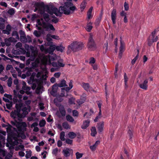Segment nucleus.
<instances>
[{"label":"nucleus","instance_id":"29","mask_svg":"<svg viewBox=\"0 0 159 159\" xmlns=\"http://www.w3.org/2000/svg\"><path fill=\"white\" fill-rule=\"evenodd\" d=\"M26 35L24 36H20V40L23 43H26L27 42V40L26 39Z\"/></svg>","mask_w":159,"mask_h":159},{"label":"nucleus","instance_id":"28","mask_svg":"<svg viewBox=\"0 0 159 159\" xmlns=\"http://www.w3.org/2000/svg\"><path fill=\"white\" fill-rule=\"evenodd\" d=\"M86 0H84L80 5V9H82V11L83 10L85 7L86 5L87 4Z\"/></svg>","mask_w":159,"mask_h":159},{"label":"nucleus","instance_id":"56","mask_svg":"<svg viewBox=\"0 0 159 159\" xmlns=\"http://www.w3.org/2000/svg\"><path fill=\"white\" fill-rule=\"evenodd\" d=\"M19 33L20 34V36H24L25 35V32L22 30H20L19 31Z\"/></svg>","mask_w":159,"mask_h":159},{"label":"nucleus","instance_id":"62","mask_svg":"<svg viewBox=\"0 0 159 159\" xmlns=\"http://www.w3.org/2000/svg\"><path fill=\"white\" fill-rule=\"evenodd\" d=\"M60 75H61V73L60 72H57V73H55L54 74V76L55 77H56L57 78H58L60 76Z\"/></svg>","mask_w":159,"mask_h":159},{"label":"nucleus","instance_id":"33","mask_svg":"<svg viewBox=\"0 0 159 159\" xmlns=\"http://www.w3.org/2000/svg\"><path fill=\"white\" fill-rule=\"evenodd\" d=\"M65 136V133L64 131L61 132L60 134V138L61 141H64L65 140L64 137Z\"/></svg>","mask_w":159,"mask_h":159},{"label":"nucleus","instance_id":"40","mask_svg":"<svg viewBox=\"0 0 159 159\" xmlns=\"http://www.w3.org/2000/svg\"><path fill=\"white\" fill-rule=\"evenodd\" d=\"M12 79L11 78L9 77L7 80V84L8 87H11L12 84Z\"/></svg>","mask_w":159,"mask_h":159},{"label":"nucleus","instance_id":"1","mask_svg":"<svg viewBox=\"0 0 159 159\" xmlns=\"http://www.w3.org/2000/svg\"><path fill=\"white\" fill-rule=\"evenodd\" d=\"M35 5L39 8L40 7L45 8L46 9V11L51 15H52L54 13L57 16L60 17L61 16V14L62 13L66 15L72 14L76 9V7L73 6V3L72 2H65L63 7L60 6L59 10L56 7H52L50 8L48 5H46L44 7V4L43 2L40 3H37L35 4Z\"/></svg>","mask_w":159,"mask_h":159},{"label":"nucleus","instance_id":"37","mask_svg":"<svg viewBox=\"0 0 159 159\" xmlns=\"http://www.w3.org/2000/svg\"><path fill=\"white\" fill-rule=\"evenodd\" d=\"M46 124V121L45 120H41L39 123V125L40 127H42L45 126Z\"/></svg>","mask_w":159,"mask_h":159},{"label":"nucleus","instance_id":"2","mask_svg":"<svg viewBox=\"0 0 159 159\" xmlns=\"http://www.w3.org/2000/svg\"><path fill=\"white\" fill-rule=\"evenodd\" d=\"M37 23L38 25L42 26L43 28L45 29L46 31H49L50 30L52 31H55V28L54 27L53 25L49 23H47L44 21H42V23L40 21V20L38 19L37 20Z\"/></svg>","mask_w":159,"mask_h":159},{"label":"nucleus","instance_id":"5","mask_svg":"<svg viewBox=\"0 0 159 159\" xmlns=\"http://www.w3.org/2000/svg\"><path fill=\"white\" fill-rule=\"evenodd\" d=\"M64 156L66 157H68L71 155V156L73 155V150L72 149L66 148V149H64L62 151Z\"/></svg>","mask_w":159,"mask_h":159},{"label":"nucleus","instance_id":"30","mask_svg":"<svg viewBox=\"0 0 159 159\" xmlns=\"http://www.w3.org/2000/svg\"><path fill=\"white\" fill-rule=\"evenodd\" d=\"M64 47L62 46L61 45H60V46H56V49L57 51H60L61 52H62L63 50L64 49Z\"/></svg>","mask_w":159,"mask_h":159},{"label":"nucleus","instance_id":"55","mask_svg":"<svg viewBox=\"0 0 159 159\" xmlns=\"http://www.w3.org/2000/svg\"><path fill=\"white\" fill-rule=\"evenodd\" d=\"M157 31L156 30H155L151 33V35H150L151 38H154L155 37V34L156 33Z\"/></svg>","mask_w":159,"mask_h":159},{"label":"nucleus","instance_id":"42","mask_svg":"<svg viewBox=\"0 0 159 159\" xmlns=\"http://www.w3.org/2000/svg\"><path fill=\"white\" fill-rule=\"evenodd\" d=\"M49 62L50 64L52 65L53 66L57 67V69L58 68V64L57 63L55 62H51L50 60H49Z\"/></svg>","mask_w":159,"mask_h":159},{"label":"nucleus","instance_id":"24","mask_svg":"<svg viewBox=\"0 0 159 159\" xmlns=\"http://www.w3.org/2000/svg\"><path fill=\"white\" fill-rule=\"evenodd\" d=\"M17 116L18 117V120L19 121H21L22 120L20 118H24L25 116V115L23 112L22 114H21L20 113H18Z\"/></svg>","mask_w":159,"mask_h":159},{"label":"nucleus","instance_id":"49","mask_svg":"<svg viewBox=\"0 0 159 159\" xmlns=\"http://www.w3.org/2000/svg\"><path fill=\"white\" fill-rule=\"evenodd\" d=\"M8 39H9L11 42L15 43L17 42V40L12 37H10Z\"/></svg>","mask_w":159,"mask_h":159},{"label":"nucleus","instance_id":"53","mask_svg":"<svg viewBox=\"0 0 159 159\" xmlns=\"http://www.w3.org/2000/svg\"><path fill=\"white\" fill-rule=\"evenodd\" d=\"M26 39L27 40V43H30L32 42V39L29 35L27 36Z\"/></svg>","mask_w":159,"mask_h":159},{"label":"nucleus","instance_id":"17","mask_svg":"<svg viewBox=\"0 0 159 159\" xmlns=\"http://www.w3.org/2000/svg\"><path fill=\"white\" fill-rule=\"evenodd\" d=\"M57 86L60 87L67 86V85L66 84V81L63 80L59 84H57Z\"/></svg>","mask_w":159,"mask_h":159},{"label":"nucleus","instance_id":"13","mask_svg":"<svg viewBox=\"0 0 159 159\" xmlns=\"http://www.w3.org/2000/svg\"><path fill=\"white\" fill-rule=\"evenodd\" d=\"M148 81L147 80H144L143 83L139 85V87L142 89L147 90L148 87Z\"/></svg>","mask_w":159,"mask_h":159},{"label":"nucleus","instance_id":"64","mask_svg":"<svg viewBox=\"0 0 159 159\" xmlns=\"http://www.w3.org/2000/svg\"><path fill=\"white\" fill-rule=\"evenodd\" d=\"M57 145L59 147H60L62 146V142L61 141L59 140L57 141Z\"/></svg>","mask_w":159,"mask_h":159},{"label":"nucleus","instance_id":"35","mask_svg":"<svg viewBox=\"0 0 159 159\" xmlns=\"http://www.w3.org/2000/svg\"><path fill=\"white\" fill-rule=\"evenodd\" d=\"M83 155L82 153H80L79 152H77L75 153L76 159H79L81 158Z\"/></svg>","mask_w":159,"mask_h":159},{"label":"nucleus","instance_id":"27","mask_svg":"<svg viewBox=\"0 0 159 159\" xmlns=\"http://www.w3.org/2000/svg\"><path fill=\"white\" fill-rule=\"evenodd\" d=\"M33 34L37 37H40L41 35V32L40 31H38L36 30L34 31Z\"/></svg>","mask_w":159,"mask_h":159},{"label":"nucleus","instance_id":"23","mask_svg":"<svg viewBox=\"0 0 159 159\" xmlns=\"http://www.w3.org/2000/svg\"><path fill=\"white\" fill-rule=\"evenodd\" d=\"M81 85L85 90H88L89 88V84L88 83H82Z\"/></svg>","mask_w":159,"mask_h":159},{"label":"nucleus","instance_id":"31","mask_svg":"<svg viewBox=\"0 0 159 159\" xmlns=\"http://www.w3.org/2000/svg\"><path fill=\"white\" fill-rule=\"evenodd\" d=\"M154 42L153 41L152 38H151V36H150L148 39V46L150 47L152 45L153 43Z\"/></svg>","mask_w":159,"mask_h":159},{"label":"nucleus","instance_id":"9","mask_svg":"<svg viewBox=\"0 0 159 159\" xmlns=\"http://www.w3.org/2000/svg\"><path fill=\"white\" fill-rule=\"evenodd\" d=\"M116 9H113L111 14V20L113 24H115L116 23Z\"/></svg>","mask_w":159,"mask_h":159},{"label":"nucleus","instance_id":"41","mask_svg":"<svg viewBox=\"0 0 159 159\" xmlns=\"http://www.w3.org/2000/svg\"><path fill=\"white\" fill-rule=\"evenodd\" d=\"M26 152L27 153L25 155L26 158H29L31 156V152L30 151H26Z\"/></svg>","mask_w":159,"mask_h":159},{"label":"nucleus","instance_id":"58","mask_svg":"<svg viewBox=\"0 0 159 159\" xmlns=\"http://www.w3.org/2000/svg\"><path fill=\"white\" fill-rule=\"evenodd\" d=\"M57 101L59 102H61L63 100V99L61 97V96H58L56 98Z\"/></svg>","mask_w":159,"mask_h":159},{"label":"nucleus","instance_id":"22","mask_svg":"<svg viewBox=\"0 0 159 159\" xmlns=\"http://www.w3.org/2000/svg\"><path fill=\"white\" fill-rule=\"evenodd\" d=\"M63 60L62 59H60L57 61L58 67H63L65 66V64L63 63Z\"/></svg>","mask_w":159,"mask_h":159},{"label":"nucleus","instance_id":"43","mask_svg":"<svg viewBox=\"0 0 159 159\" xmlns=\"http://www.w3.org/2000/svg\"><path fill=\"white\" fill-rule=\"evenodd\" d=\"M52 35L48 34L46 35V39L47 41H52V39L51 38Z\"/></svg>","mask_w":159,"mask_h":159},{"label":"nucleus","instance_id":"59","mask_svg":"<svg viewBox=\"0 0 159 159\" xmlns=\"http://www.w3.org/2000/svg\"><path fill=\"white\" fill-rule=\"evenodd\" d=\"M10 116L11 117L15 119V120H16V117L14 116H15V113L13 112V111H12V112H11Z\"/></svg>","mask_w":159,"mask_h":159},{"label":"nucleus","instance_id":"32","mask_svg":"<svg viewBox=\"0 0 159 159\" xmlns=\"http://www.w3.org/2000/svg\"><path fill=\"white\" fill-rule=\"evenodd\" d=\"M66 119L68 121L70 122H73L74 121V119L70 115L66 116Z\"/></svg>","mask_w":159,"mask_h":159},{"label":"nucleus","instance_id":"44","mask_svg":"<svg viewBox=\"0 0 159 159\" xmlns=\"http://www.w3.org/2000/svg\"><path fill=\"white\" fill-rule=\"evenodd\" d=\"M7 12L10 15H13L15 13V11L13 8H11Z\"/></svg>","mask_w":159,"mask_h":159},{"label":"nucleus","instance_id":"36","mask_svg":"<svg viewBox=\"0 0 159 159\" xmlns=\"http://www.w3.org/2000/svg\"><path fill=\"white\" fill-rule=\"evenodd\" d=\"M128 134L129 136V139L130 140H131L133 136V134L132 132L131 131L130 129H129L128 130Z\"/></svg>","mask_w":159,"mask_h":159},{"label":"nucleus","instance_id":"6","mask_svg":"<svg viewBox=\"0 0 159 159\" xmlns=\"http://www.w3.org/2000/svg\"><path fill=\"white\" fill-rule=\"evenodd\" d=\"M16 122L17 123L16 127L18 128L19 131L24 130V129H25L27 126V125L25 122L20 123L17 122V120H15Z\"/></svg>","mask_w":159,"mask_h":159},{"label":"nucleus","instance_id":"21","mask_svg":"<svg viewBox=\"0 0 159 159\" xmlns=\"http://www.w3.org/2000/svg\"><path fill=\"white\" fill-rule=\"evenodd\" d=\"M120 46L119 48V52H123L125 50V45L123 43L121 40L120 41Z\"/></svg>","mask_w":159,"mask_h":159},{"label":"nucleus","instance_id":"11","mask_svg":"<svg viewBox=\"0 0 159 159\" xmlns=\"http://www.w3.org/2000/svg\"><path fill=\"white\" fill-rule=\"evenodd\" d=\"M102 13H101L100 15L96 19L94 22V24L96 27H97L100 25V23L102 19Z\"/></svg>","mask_w":159,"mask_h":159},{"label":"nucleus","instance_id":"54","mask_svg":"<svg viewBox=\"0 0 159 159\" xmlns=\"http://www.w3.org/2000/svg\"><path fill=\"white\" fill-rule=\"evenodd\" d=\"M4 96L5 97L9 98L10 100H12V96L11 95H9V94H8L6 93H5L4 95Z\"/></svg>","mask_w":159,"mask_h":159},{"label":"nucleus","instance_id":"3","mask_svg":"<svg viewBox=\"0 0 159 159\" xmlns=\"http://www.w3.org/2000/svg\"><path fill=\"white\" fill-rule=\"evenodd\" d=\"M83 47V44L81 42H74L69 46V48H70L73 51L75 52L81 50Z\"/></svg>","mask_w":159,"mask_h":159},{"label":"nucleus","instance_id":"34","mask_svg":"<svg viewBox=\"0 0 159 159\" xmlns=\"http://www.w3.org/2000/svg\"><path fill=\"white\" fill-rule=\"evenodd\" d=\"M62 125L63 127L66 129H69L70 128V126H69V125H68V123L66 122H63L62 124Z\"/></svg>","mask_w":159,"mask_h":159},{"label":"nucleus","instance_id":"48","mask_svg":"<svg viewBox=\"0 0 159 159\" xmlns=\"http://www.w3.org/2000/svg\"><path fill=\"white\" fill-rule=\"evenodd\" d=\"M124 7L125 11H128L129 9V5L126 2H125L124 4Z\"/></svg>","mask_w":159,"mask_h":159},{"label":"nucleus","instance_id":"51","mask_svg":"<svg viewBox=\"0 0 159 159\" xmlns=\"http://www.w3.org/2000/svg\"><path fill=\"white\" fill-rule=\"evenodd\" d=\"M22 106V103H20L18 104L16 103V109H21V107Z\"/></svg>","mask_w":159,"mask_h":159},{"label":"nucleus","instance_id":"8","mask_svg":"<svg viewBox=\"0 0 159 159\" xmlns=\"http://www.w3.org/2000/svg\"><path fill=\"white\" fill-rule=\"evenodd\" d=\"M58 87L57 83L55 84L52 87V90L50 92V93L53 97H56L57 96Z\"/></svg>","mask_w":159,"mask_h":159},{"label":"nucleus","instance_id":"16","mask_svg":"<svg viewBox=\"0 0 159 159\" xmlns=\"http://www.w3.org/2000/svg\"><path fill=\"white\" fill-rule=\"evenodd\" d=\"M89 121L87 120L84 122L83 124L81 126V128L82 129H86L89 126Z\"/></svg>","mask_w":159,"mask_h":159},{"label":"nucleus","instance_id":"18","mask_svg":"<svg viewBox=\"0 0 159 159\" xmlns=\"http://www.w3.org/2000/svg\"><path fill=\"white\" fill-rule=\"evenodd\" d=\"M55 49L56 46L55 45L51 46H50L49 49H48V52L50 54H52Z\"/></svg>","mask_w":159,"mask_h":159},{"label":"nucleus","instance_id":"63","mask_svg":"<svg viewBox=\"0 0 159 159\" xmlns=\"http://www.w3.org/2000/svg\"><path fill=\"white\" fill-rule=\"evenodd\" d=\"M2 33L4 34H7L8 35L10 34V32L6 30H3Z\"/></svg>","mask_w":159,"mask_h":159},{"label":"nucleus","instance_id":"26","mask_svg":"<svg viewBox=\"0 0 159 159\" xmlns=\"http://www.w3.org/2000/svg\"><path fill=\"white\" fill-rule=\"evenodd\" d=\"M43 17L45 21L48 22L50 20L49 15L46 13H44L43 14Z\"/></svg>","mask_w":159,"mask_h":159},{"label":"nucleus","instance_id":"10","mask_svg":"<svg viewBox=\"0 0 159 159\" xmlns=\"http://www.w3.org/2000/svg\"><path fill=\"white\" fill-rule=\"evenodd\" d=\"M104 126V122L102 121L98 123L97 127L98 129V132L100 134L102 131Z\"/></svg>","mask_w":159,"mask_h":159},{"label":"nucleus","instance_id":"57","mask_svg":"<svg viewBox=\"0 0 159 159\" xmlns=\"http://www.w3.org/2000/svg\"><path fill=\"white\" fill-rule=\"evenodd\" d=\"M51 38L56 40H59L60 39L58 36L55 35H52Z\"/></svg>","mask_w":159,"mask_h":159},{"label":"nucleus","instance_id":"15","mask_svg":"<svg viewBox=\"0 0 159 159\" xmlns=\"http://www.w3.org/2000/svg\"><path fill=\"white\" fill-rule=\"evenodd\" d=\"M100 143V141H99L98 140L96 141L94 145L92 146H90V149H91L92 151H94L96 149L97 147Z\"/></svg>","mask_w":159,"mask_h":159},{"label":"nucleus","instance_id":"52","mask_svg":"<svg viewBox=\"0 0 159 159\" xmlns=\"http://www.w3.org/2000/svg\"><path fill=\"white\" fill-rule=\"evenodd\" d=\"M73 115L74 116H77L78 115V112L77 111L74 110L72 111Z\"/></svg>","mask_w":159,"mask_h":159},{"label":"nucleus","instance_id":"47","mask_svg":"<svg viewBox=\"0 0 159 159\" xmlns=\"http://www.w3.org/2000/svg\"><path fill=\"white\" fill-rule=\"evenodd\" d=\"M15 46L16 48L21 49V48L22 46V44L20 42H19L16 43Z\"/></svg>","mask_w":159,"mask_h":159},{"label":"nucleus","instance_id":"12","mask_svg":"<svg viewBox=\"0 0 159 159\" xmlns=\"http://www.w3.org/2000/svg\"><path fill=\"white\" fill-rule=\"evenodd\" d=\"M37 53L38 52L36 50L31 51L30 59L31 61H33L34 60L37 56Z\"/></svg>","mask_w":159,"mask_h":159},{"label":"nucleus","instance_id":"7","mask_svg":"<svg viewBox=\"0 0 159 159\" xmlns=\"http://www.w3.org/2000/svg\"><path fill=\"white\" fill-rule=\"evenodd\" d=\"M96 60L93 57H90V66L94 70H97L98 69V65L95 63Z\"/></svg>","mask_w":159,"mask_h":159},{"label":"nucleus","instance_id":"39","mask_svg":"<svg viewBox=\"0 0 159 159\" xmlns=\"http://www.w3.org/2000/svg\"><path fill=\"white\" fill-rule=\"evenodd\" d=\"M86 99V98L84 97H81L80 99V100H78L77 101V102L79 103V104H82L84 102Z\"/></svg>","mask_w":159,"mask_h":159},{"label":"nucleus","instance_id":"19","mask_svg":"<svg viewBox=\"0 0 159 159\" xmlns=\"http://www.w3.org/2000/svg\"><path fill=\"white\" fill-rule=\"evenodd\" d=\"M91 135L92 136L94 137L97 134V131L95 127H92L91 129Z\"/></svg>","mask_w":159,"mask_h":159},{"label":"nucleus","instance_id":"60","mask_svg":"<svg viewBox=\"0 0 159 159\" xmlns=\"http://www.w3.org/2000/svg\"><path fill=\"white\" fill-rule=\"evenodd\" d=\"M11 26L9 24L7 25L6 26V30L10 32L11 30Z\"/></svg>","mask_w":159,"mask_h":159},{"label":"nucleus","instance_id":"14","mask_svg":"<svg viewBox=\"0 0 159 159\" xmlns=\"http://www.w3.org/2000/svg\"><path fill=\"white\" fill-rule=\"evenodd\" d=\"M59 110L60 112L63 116H64L66 115V111L63 106L61 105L59 107Z\"/></svg>","mask_w":159,"mask_h":159},{"label":"nucleus","instance_id":"46","mask_svg":"<svg viewBox=\"0 0 159 159\" xmlns=\"http://www.w3.org/2000/svg\"><path fill=\"white\" fill-rule=\"evenodd\" d=\"M58 151V148H56L53 150L52 153L55 156H56L57 155Z\"/></svg>","mask_w":159,"mask_h":159},{"label":"nucleus","instance_id":"50","mask_svg":"<svg viewBox=\"0 0 159 159\" xmlns=\"http://www.w3.org/2000/svg\"><path fill=\"white\" fill-rule=\"evenodd\" d=\"M73 140L69 139H67L66 140V142L70 144H71L72 143Z\"/></svg>","mask_w":159,"mask_h":159},{"label":"nucleus","instance_id":"4","mask_svg":"<svg viewBox=\"0 0 159 159\" xmlns=\"http://www.w3.org/2000/svg\"><path fill=\"white\" fill-rule=\"evenodd\" d=\"M93 34L90 33V51H95L97 49V45L93 38Z\"/></svg>","mask_w":159,"mask_h":159},{"label":"nucleus","instance_id":"25","mask_svg":"<svg viewBox=\"0 0 159 159\" xmlns=\"http://www.w3.org/2000/svg\"><path fill=\"white\" fill-rule=\"evenodd\" d=\"M138 53L135 57L131 61V63L132 65H134L135 63L136 60L138 59L139 54V50H137Z\"/></svg>","mask_w":159,"mask_h":159},{"label":"nucleus","instance_id":"38","mask_svg":"<svg viewBox=\"0 0 159 159\" xmlns=\"http://www.w3.org/2000/svg\"><path fill=\"white\" fill-rule=\"evenodd\" d=\"M12 36L16 37V38L17 39H19V36L18 34V32L17 31H14L13 32L12 34Z\"/></svg>","mask_w":159,"mask_h":159},{"label":"nucleus","instance_id":"45","mask_svg":"<svg viewBox=\"0 0 159 159\" xmlns=\"http://www.w3.org/2000/svg\"><path fill=\"white\" fill-rule=\"evenodd\" d=\"M5 44L7 46H9L11 45V42L8 39H5Z\"/></svg>","mask_w":159,"mask_h":159},{"label":"nucleus","instance_id":"61","mask_svg":"<svg viewBox=\"0 0 159 159\" xmlns=\"http://www.w3.org/2000/svg\"><path fill=\"white\" fill-rule=\"evenodd\" d=\"M12 65H7L6 69L7 70H10L11 68H12Z\"/></svg>","mask_w":159,"mask_h":159},{"label":"nucleus","instance_id":"20","mask_svg":"<svg viewBox=\"0 0 159 159\" xmlns=\"http://www.w3.org/2000/svg\"><path fill=\"white\" fill-rule=\"evenodd\" d=\"M68 136L69 138L71 139H73L76 137L77 135L75 133L73 132H70L68 133Z\"/></svg>","mask_w":159,"mask_h":159}]
</instances>
